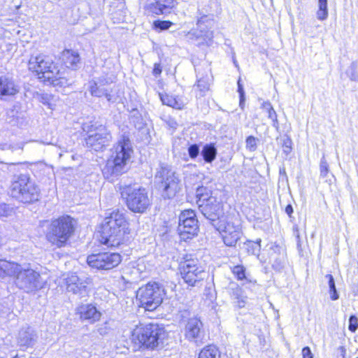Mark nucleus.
<instances>
[{
  "label": "nucleus",
  "mask_w": 358,
  "mask_h": 358,
  "mask_svg": "<svg viewBox=\"0 0 358 358\" xmlns=\"http://www.w3.org/2000/svg\"><path fill=\"white\" fill-rule=\"evenodd\" d=\"M261 239L257 241H252L247 240L243 243V248L246 250L248 255H259L261 250Z\"/></svg>",
  "instance_id": "34"
},
{
  "label": "nucleus",
  "mask_w": 358,
  "mask_h": 358,
  "mask_svg": "<svg viewBox=\"0 0 358 358\" xmlns=\"http://www.w3.org/2000/svg\"><path fill=\"white\" fill-rule=\"evenodd\" d=\"M159 97L164 105H166L176 109H181L182 107V103L172 95L159 93Z\"/></svg>",
  "instance_id": "32"
},
{
  "label": "nucleus",
  "mask_w": 358,
  "mask_h": 358,
  "mask_svg": "<svg viewBox=\"0 0 358 358\" xmlns=\"http://www.w3.org/2000/svg\"><path fill=\"white\" fill-rule=\"evenodd\" d=\"M155 178L163 189L162 196L164 199L173 198L181 189L182 184L178 174L167 164H159Z\"/></svg>",
  "instance_id": "7"
},
{
  "label": "nucleus",
  "mask_w": 358,
  "mask_h": 358,
  "mask_svg": "<svg viewBox=\"0 0 358 358\" xmlns=\"http://www.w3.org/2000/svg\"><path fill=\"white\" fill-rule=\"evenodd\" d=\"M320 169V176L322 178H326L329 173V165L325 159L324 156H323L321 159Z\"/></svg>",
  "instance_id": "43"
},
{
  "label": "nucleus",
  "mask_w": 358,
  "mask_h": 358,
  "mask_svg": "<svg viewBox=\"0 0 358 358\" xmlns=\"http://www.w3.org/2000/svg\"><path fill=\"white\" fill-rule=\"evenodd\" d=\"M168 124L170 127L173 128V129H176L177 123L174 120H171L169 121Z\"/></svg>",
  "instance_id": "56"
},
{
  "label": "nucleus",
  "mask_w": 358,
  "mask_h": 358,
  "mask_svg": "<svg viewBox=\"0 0 358 358\" xmlns=\"http://www.w3.org/2000/svg\"><path fill=\"white\" fill-rule=\"evenodd\" d=\"M328 0H317V19L320 21H324L328 18Z\"/></svg>",
  "instance_id": "33"
},
{
  "label": "nucleus",
  "mask_w": 358,
  "mask_h": 358,
  "mask_svg": "<svg viewBox=\"0 0 358 358\" xmlns=\"http://www.w3.org/2000/svg\"><path fill=\"white\" fill-rule=\"evenodd\" d=\"M90 91L92 96L96 97L105 96L108 101H111V94L103 86L99 85L96 82L90 83Z\"/></svg>",
  "instance_id": "30"
},
{
  "label": "nucleus",
  "mask_w": 358,
  "mask_h": 358,
  "mask_svg": "<svg viewBox=\"0 0 358 358\" xmlns=\"http://www.w3.org/2000/svg\"><path fill=\"white\" fill-rule=\"evenodd\" d=\"M279 173V181L287 182L288 177L285 167L280 168Z\"/></svg>",
  "instance_id": "50"
},
{
  "label": "nucleus",
  "mask_w": 358,
  "mask_h": 358,
  "mask_svg": "<svg viewBox=\"0 0 358 358\" xmlns=\"http://www.w3.org/2000/svg\"><path fill=\"white\" fill-rule=\"evenodd\" d=\"M178 231L183 240L190 239L197 235L199 224L194 210L187 209L180 213Z\"/></svg>",
  "instance_id": "14"
},
{
  "label": "nucleus",
  "mask_w": 358,
  "mask_h": 358,
  "mask_svg": "<svg viewBox=\"0 0 358 358\" xmlns=\"http://www.w3.org/2000/svg\"><path fill=\"white\" fill-rule=\"evenodd\" d=\"M233 274L236 277L238 280L245 279V268L243 265L234 266L231 268Z\"/></svg>",
  "instance_id": "38"
},
{
  "label": "nucleus",
  "mask_w": 358,
  "mask_h": 358,
  "mask_svg": "<svg viewBox=\"0 0 358 358\" xmlns=\"http://www.w3.org/2000/svg\"><path fill=\"white\" fill-rule=\"evenodd\" d=\"M258 139L253 136H249L247 137L245 143L246 148L250 152H254L257 150V141Z\"/></svg>",
  "instance_id": "40"
},
{
  "label": "nucleus",
  "mask_w": 358,
  "mask_h": 358,
  "mask_svg": "<svg viewBox=\"0 0 358 358\" xmlns=\"http://www.w3.org/2000/svg\"><path fill=\"white\" fill-rule=\"evenodd\" d=\"M179 271L184 282L189 286H196L203 279L204 271L196 258L186 255L180 262Z\"/></svg>",
  "instance_id": "10"
},
{
  "label": "nucleus",
  "mask_w": 358,
  "mask_h": 358,
  "mask_svg": "<svg viewBox=\"0 0 358 358\" xmlns=\"http://www.w3.org/2000/svg\"><path fill=\"white\" fill-rule=\"evenodd\" d=\"M172 24L173 23L169 20H156L153 23L155 29L160 31L169 29Z\"/></svg>",
  "instance_id": "39"
},
{
  "label": "nucleus",
  "mask_w": 358,
  "mask_h": 358,
  "mask_svg": "<svg viewBox=\"0 0 358 358\" xmlns=\"http://www.w3.org/2000/svg\"><path fill=\"white\" fill-rule=\"evenodd\" d=\"M199 209L202 215L210 222L215 227L220 223V217L222 215V206L214 196L201 198L197 200Z\"/></svg>",
  "instance_id": "13"
},
{
  "label": "nucleus",
  "mask_w": 358,
  "mask_h": 358,
  "mask_svg": "<svg viewBox=\"0 0 358 358\" xmlns=\"http://www.w3.org/2000/svg\"><path fill=\"white\" fill-rule=\"evenodd\" d=\"M210 83L211 78L208 74L200 77L197 76L196 84L194 85L196 97L201 98L206 96V92L210 90Z\"/></svg>",
  "instance_id": "26"
},
{
  "label": "nucleus",
  "mask_w": 358,
  "mask_h": 358,
  "mask_svg": "<svg viewBox=\"0 0 358 358\" xmlns=\"http://www.w3.org/2000/svg\"><path fill=\"white\" fill-rule=\"evenodd\" d=\"M90 278H80L76 273L69 274L65 278V286L66 291L77 295L80 299L87 296V285L90 284Z\"/></svg>",
  "instance_id": "17"
},
{
  "label": "nucleus",
  "mask_w": 358,
  "mask_h": 358,
  "mask_svg": "<svg viewBox=\"0 0 358 358\" xmlns=\"http://www.w3.org/2000/svg\"><path fill=\"white\" fill-rule=\"evenodd\" d=\"M133 336L146 348L155 350L164 346L168 333L163 325L149 323L134 329Z\"/></svg>",
  "instance_id": "5"
},
{
  "label": "nucleus",
  "mask_w": 358,
  "mask_h": 358,
  "mask_svg": "<svg viewBox=\"0 0 358 358\" xmlns=\"http://www.w3.org/2000/svg\"><path fill=\"white\" fill-rule=\"evenodd\" d=\"M10 113H9V114H8V122H10Z\"/></svg>",
  "instance_id": "58"
},
{
  "label": "nucleus",
  "mask_w": 358,
  "mask_h": 358,
  "mask_svg": "<svg viewBox=\"0 0 358 358\" xmlns=\"http://www.w3.org/2000/svg\"><path fill=\"white\" fill-rule=\"evenodd\" d=\"M187 151L191 159L196 158L199 153H201L199 145L196 143L190 145L188 147Z\"/></svg>",
  "instance_id": "41"
},
{
  "label": "nucleus",
  "mask_w": 358,
  "mask_h": 358,
  "mask_svg": "<svg viewBox=\"0 0 358 358\" xmlns=\"http://www.w3.org/2000/svg\"><path fill=\"white\" fill-rule=\"evenodd\" d=\"M128 208L135 213H143L151 205L148 192L144 187L124 185L120 187Z\"/></svg>",
  "instance_id": "6"
},
{
  "label": "nucleus",
  "mask_w": 358,
  "mask_h": 358,
  "mask_svg": "<svg viewBox=\"0 0 358 358\" xmlns=\"http://www.w3.org/2000/svg\"><path fill=\"white\" fill-rule=\"evenodd\" d=\"M10 192L12 197L24 203H34L40 197V189L27 173L13 176Z\"/></svg>",
  "instance_id": "4"
},
{
  "label": "nucleus",
  "mask_w": 358,
  "mask_h": 358,
  "mask_svg": "<svg viewBox=\"0 0 358 358\" xmlns=\"http://www.w3.org/2000/svg\"><path fill=\"white\" fill-rule=\"evenodd\" d=\"M18 92L17 86L8 75L0 76V96H13Z\"/></svg>",
  "instance_id": "25"
},
{
  "label": "nucleus",
  "mask_w": 358,
  "mask_h": 358,
  "mask_svg": "<svg viewBox=\"0 0 358 358\" xmlns=\"http://www.w3.org/2000/svg\"><path fill=\"white\" fill-rule=\"evenodd\" d=\"M228 293L237 307L239 308L245 307L247 297L244 295L242 288L237 283L231 282L229 284Z\"/></svg>",
  "instance_id": "24"
},
{
  "label": "nucleus",
  "mask_w": 358,
  "mask_h": 358,
  "mask_svg": "<svg viewBox=\"0 0 358 358\" xmlns=\"http://www.w3.org/2000/svg\"><path fill=\"white\" fill-rule=\"evenodd\" d=\"M292 140L288 137H285L283 139L282 143V150L283 152L286 154V155H289L292 151Z\"/></svg>",
  "instance_id": "45"
},
{
  "label": "nucleus",
  "mask_w": 358,
  "mask_h": 358,
  "mask_svg": "<svg viewBox=\"0 0 358 358\" xmlns=\"http://www.w3.org/2000/svg\"><path fill=\"white\" fill-rule=\"evenodd\" d=\"M13 208L6 203H0V217H8L13 213Z\"/></svg>",
  "instance_id": "42"
},
{
  "label": "nucleus",
  "mask_w": 358,
  "mask_h": 358,
  "mask_svg": "<svg viewBox=\"0 0 358 358\" xmlns=\"http://www.w3.org/2000/svg\"><path fill=\"white\" fill-rule=\"evenodd\" d=\"M165 294L163 285L150 282L138 289L136 298L139 301L140 306L148 311H153L161 305Z\"/></svg>",
  "instance_id": "8"
},
{
  "label": "nucleus",
  "mask_w": 358,
  "mask_h": 358,
  "mask_svg": "<svg viewBox=\"0 0 358 358\" xmlns=\"http://www.w3.org/2000/svg\"><path fill=\"white\" fill-rule=\"evenodd\" d=\"M358 329V318L352 315L349 318L348 329L352 332H355Z\"/></svg>",
  "instance_id": "44"
},
{
  "label": "nucleus",
  "mask_w": 358,
  "mask_h": 358,
  "mask_svg": "<svg viewBox=\"0 0 358 358\" xmlns=\"http://www.w3.org/2000/svg\"><path fill=\"white\" fill-rule=\"evenodd\" d=\"M217 155V150L214 143L205 144L201 150V155L206 163L211 164Z\"/></svg>",
  "instance_id": "29"
},
{
  "label": "nucleus",
  "mask_w": 358,
  "mask_h": 358,
  "mask_svg": "<svg viewBox=\"0 0 358 358\" xmlns=\"http://www.w3.org/2000/svg\"><path fill=\"white\" fill-rule=\"evenodd\" d=\"M83 130L89 134L85 138L87 147L96 152L108 146L112 141L111 134L106 127L97 122L85 124Z\"/></svg>",
  "instance_id": "9"
},
{
  "label": "nucleus",
  "mask_w": 358,
  "mask_h": 358,
  "mask_svg": "<svg viewBox=\"0 0 358 358\" xmlns=\"http://www.w3.org/2000/svg\"><path fill=\"white\" fill-rule=\"evenodd\" d=\"M175 6V0H155L146 6L145 10L148 14L167 15L171 13Z\"/></svg>",
  "instance_id": "21"
},
{
  "label": "nucleus",
  "mask_w": 358,
  "mask_h": 358,
  "mask_svg": "<svg viewBox=\"0 0 358 358\" xmlns=\"http://www.w3.org/2000/svg\"><path fill=\"white\" fill-rule=\"evenodd\" d=\"M347 74L351 80H358V74L356 71V65L354 63L351 64L349 69L347 71Z\"/></svg>",
  "instance_id": "46"
},
{
  "label": "nucleus",
  "mask_w": 358,
  "mask_h": 358,
  "mask_svg": "<svg viewBox=\"0 0 358 358\" xmlns=\"http://www.w3.org/2000/svg\"><path fill=\"white\" fill-rule=\"evenodd\" d=\"M132 153L133 149L129 137L123 136L114 145L110 157L102 169L103 177L113 181L125 173L127 170V164Z\"/></svg>",
  "instance_id": "1"
},
{
  "label": "nucleus",
  "mask_w": 358,
  "mask_h": 358,
  "mask_svg": "<svg viewBox=\"0 0 358 358\" xmlns=\"http://www.w3.org/2000/svg\"><path fill=\"white\" fill-rule=\"evenodd\" d=\"M325 278L328 280L331 299L333 301L338 299L339 294L336 290V284L333 275L331 274H327L325 275Z\"/></svg>",
  "instance_id": "36"
},
{
  "label": "nucleus",
  "mask_w": 358,
  "mask_h": 358,
  "mask_svg": "<svg viewBox=\"0 0 358 358\" xmlns=\"http://www.w3.org/2000/svg\"><path fill=\"white\" fill-rule=\"evenodd\" d=\"M129 122L138 130L143 128L145 123L141 114L138 109L134 108L131 110Z\"/></svg>",
  "instance_id": "35"
},
{
  "label": "nucleus",
  "mask_w": 358,
  "mask_h": 358,
  "mask_svg": "<svg viewBox=\"0 0 358 358\" xmlns=\"http://www.w3.org/2000/svg\"><path fill=\"white\" fill-rule=\"evenodd\" d=\"M162 72V67L161 66V64L160 63H155L154 68L152 70V74L155 77H158L159 76L161 75Z\"/></svg>",
  "instance_id": "51"
},
{
  "label": "nucleus",
  "mask_w": 358,
  "mask_h": 358,
  "mask_svg": "<svg viewBox=\"0 0 358 358\" xmlns=\"http://www.w3.org/2000/svg\"><path fill=\"white\" fill-rule=\"evenodd\" d=\"M222 232V239L224 244L229 247L236 246L241 239L243 232L239 224L228 220L224 224H219L215 227Z\"/></svg>",
  "instance_id": "16"
},
{
  "label": "nucleus",
  "mask_w": 358,
  "mask_h": 358,
  "mask_svg": "<svg viewBox=\"0 0 358 358\" xmlns=\"http://www.w3.org/2000/svg\"><path fill=\"white\" fill-rule=\"evenodd\" d=\"M189 34H191V35H194V34H195V33H194V32H189Z\"/></svg>",
  "instance_id": "60"
},
{
  "label": "nucleus",
  "mask_w": 358,
  "mask_h": 358,
  "mask_svg": "<svg viewBox=\"0 0 358 358\" xmlns=\"http://www.w3.org/2000/svg\"><path fill=\"white\" fill-rule=\"evenodd\" d=\"M37 339V334L34 329L30 327H23L19 331L17 343L21 348L34 346Z\"/></svg>",
  "instance_id": "23"
},
{
  "label": "nucleus",
  "mask_w": 358,
  "mask_h": 358,
  "mask_svg": "<svg viewBox=\"0 0 358 358\" xmlns=\"http://www.w3.org/2000/svg\"><path fill=\"white\" fill-rule=\"evenodd\" d=\"M198 358H220V352L215 345H208L201 350Z\"/></svg>",
  "instance_id": "31"
},
{
  "label": "nucleus",
  "mask_w": 358,
  "mask_h": 358,
  "mask_svg": "<svg viewBox=\"0 0 358 358\" xmlns=\"http://www.w3.org/2000/svg\"><path fill=\"white\" fill-rule=\"evenodd\" d=\"M48 95L46 94H42L40 95V101L44 104H46L48 103Z\"/></svg>",
  "instance_id": "54"
},
{
  "label": "nucleus",
  "mask_w": 358,
  "mask_h": 358,
  "mask_svg": "<svg viewBox=\"0 0 358 358\" xmlns=\"http://www.w3.org/2000/svg\"><path fill=\"white\" fill-rule=\"evenodd\" d=\"M356 358H358V357H356Z\"/></svg>",
  "instance_id": "63"
},
{
  "label": "nucleus",
  "mask_w": 358,
  "mask_h": 358,
  "mask_svg": "<svg viewBox=\"0 0 358 358\" xmlns=\"http://www.w3.org/2000/svg\"><path fill=\"white\" fill-rule=\"evenodd\" d=\"M77 221L70 215H63L51 221L45 237L49 243L57 248L66 245L74 234Z\"/></svg>",
  "instance_id": "3"
},
{
  "label": "nucleus",
  "mask_w": 358,
  "mask_h": 358,
  "mask_svg": "<svg viewBox=\"0 0 358 358\" xmlns=\"http://www.w3.org/2000/svg\"><path fill=\"white\" fill-rule=\"evenodd\" d=\"M204 191H206V188L203 187V186H199L196 188V197L198 198V199H199L201 198H208V197H209L208 196L207 193H204Z\"/></svg>",
  "instance_id": "49"
},
{
  "label": "nucleus",
  "mask_w": 358,
  "mask_h": 358,
  "mask_svg": "<svg viewBox=\"0 0 358 358\" xmlns=\"http://www.w3.org/2000/svg\"><path fill=\"white\" fill-rule=\"evenodd\" d=\"M264 108L268 111V117L273 122V127L278 129L279 122L277 118V114L270 103H264Z\"/></svg>",
  "instance_id": "37"
},
{
  "label": "nucleus",
  "mask_w": 358,
  "mask_h": 358,
  "mask_svg": "<svg viewBox=\"0 0 358 358\" xmlns=\"http://www.w3.org/2000/svg\"><path fill=\"white\" fill-rule=\"evenodd\" d=\"M13 358H17V355H16L15 357H14Z\"/></svg>",
  "instance_id": "62"
},
{
  "label": "nucleus",
  "mask_w": 358,
  "mask_h": 358,
  "mask_svg": "<svg viewBox=\"0 0 358 358\" xmlns=\"http://www.w3.org/2000/svg\"><path fill=\"white\" fill-rule=\"evenodd\" d=\"M303 358H313V355L311 352L310 348L308 346L304 347L302 349Z\"/></svg>",
  "instance_id": "52"
},
{
  "label": "nucleus",
  "mask_w": 358,
  "mask_h": 358,
  "mask_svg": "<svg viewBox=\"0 0 358 358\" xmlns=\"http://www.w3.org/2000/svg\"><path fill=\"white\" fill-rule=\"evenodd\" d=\"M76 315L81 321L92 324L100 320L101 313L92 303H82L76 308Z\"/></svg>",
  "instance_id": "19"
},
{
  "label": "nucleus",
  "mask_w": 358,
  "mask_h": 358,
  "mask_svg": "<svg viewBox=\"0 0 358 358\" xmlns=\"http://www.w3.org/2000/svg\"><path fill=\"white\" fill-rule=\"evenodd\" d=\"M122 261L121 255L117 252H101L87 257L88 265L97 270L108 271L117 266Z\"/></svg>",
  "instance_id": "12"
},
{
  "label": "nucleus",
  "mask_w": 358,
  "mask_h": 358,
  "mask_svg": "<svg viewBox=\"0 0 358 358\" xmlns=\"http://www.w3.org/2000/svg\"><path fill=\"white\" fill-rule=\"evenodd\" d=\"M203 35L201 34H199L196 36L197 38H199V37H201Z\"/></svg>",
  "instance_id": "59"
},
{
  "label": "nucleus",
  "mask_w": 358,
  "mask_h": 358,
  "mask_svg": "<svg viewBox=\"0 0 358 358\" xmlns=\"http://www.w3.org/2000/svg\"><path fill=\"white\" fill-rule=\"evenodd\" d=\"M285 211L289 218H293L292 214L294 213V209L291 204L287 205Z\"/></svg>",
  "instance_id": "53"
},
{
  "label": "nucleus",
  "mask_w": 358,
  "mask_h": 358,
  "mask_svg": "<svg viewBox=\"0 0 358 358\" xmlns=\"http://www.w3.org/2000/svg\"><path fill=\"white\" fill-rule=\"evenodd\" d=\"M185 338L189 342L200 345L204 343L205 331L202 322L197 317L188 319L185 327Z\"/></svg>",
  "instance_id": "15"
},
{
  "label": "nucleus",
  "mask_w": 358,
  "mask_h": 358,
  "mask_svg": "<svg viewBox=\"0 0 358 358\" xmlns=\"http://www.w3.org/2000/svg\"><path fill=\"white\" fill-rule=\"evenodd\" d=\"M62 60L68 69L76 70L80 64V55L77 52L65 50L62 55Z\"/></svg>",
  "instance_id": "27"
},
{
  "label": "nucleus",
  "mask_w": 358,
  "mask_h": 358,
  "mask_svg": "<svg viewBox=\"0 0 358 358\" xmlns=\"http://www.w3.org/2000/svg\"><path fill=\"white\" fill-rule=\"evenodd\" d=\"M101 243L108 247H117L126 241V231L102 224Z\"/></svg>",
  "instance_id": "18"
},
{
  "label": "nucleus",
  "mask_w": 358,
  "mask_h": 358,
  "mask_svg": "<svg viewBox=\"0 0 358 358\" xmlns=\"http://www.w3.org/2000/svg\"><path fill=\"white\" fill-rule=\"evenodd\" d=\"M16 275V285L26 292H29L41 289L44 282L40 274L33 269H18Z\"/></svg>",
  "instance_id": "11"
},
{
  "label": "nucleus",
  "mask_w": 358,
  "mask_h": 358,
  "mask_svg": "<svg viewBox=\"0 0 358 358\" xmlns=\"http://www.w3.org/2000/svg\"><path fill=\"white\" fill-rule=\"evenodd\" d=\"M203 17H201L200 18L199 20H198V22H197V26L200 28H201V25L203 24V23L204 22V20H203Z\"/></svg>",
  "instance_id": "57"
},
{
  "label": "nucleus",
  "mask_w": 358,
  "mask_h": 358,
  "mask_svg": "<svg viewBox=\"0 0 358 358\" xmlns=\"http://www.w3.org/2000/svg\"><path fill=\"white\" fill-rule=\"evenodd\" d=\"M20 265L14 262L0 260V278L15 275L18 271Z\"/></svg>",
  "instance_id": "28"
},
{
  "label": "nucleus",
  "mask_w": 358,
  "mask_h": 358,
  "mask_svg": "<svg viewBox=\"0 0 358 358\" xmlns=\"http://www.w3.org/2000/svg\"><path fill=\"white\" fill-rule=\"evenodd\" d=\"M59 157H61L62 156V154L59 153Z\"/></svg>",
  "instance_id": "61"
},
{
  "label": "nucleus",
  "mask_w": 358,
  "mask_h": 358,
  "mask_svg": "<svg viewBox=\"0 0 358 358\" xmlns=\"http://www.w3.org/2000/svg\"><path fill=\"white\" fill-rule=\"evenodd\" d=\"M28 67L30 71L36 73L39 79L48 81L54 86L66 87L72 83L66 78L65 71L59 69L52 59L48 55L31 57Z\"/></svg>",
  "instance_id": "2"
},
{
  "label": "nucleus",
  "mask_w": 358,
  "mask_h": 358,
  "mask_svg": "<svg viewBox=\"0 0 358 358\" xmlns=\"http://www.w3.org/2000/svg\"><path fill=\"white\" fill-rule=\"evenodd\" d=\"M103 224H108L113 228L126 231V234H129L128 222L124 215L119 210H114L110 213L109 216L105 217Z\"/></svg>",
  "instance_id": "22"
},
{
  "label": "nucleus",
  "mask_w": 358,
  "mask_h": 358,
  "mask_svg": "<svg viewBox=\"0 0 358 358\" xmlns=\"http://www.w3.org/2000/svg\"><path fill=\"white\" fill-rule=\"evenodd\" d=\"M110 331V327L108 325V322L100 324L97 328L98 333L103 336L107 335Z\"/></svg>",
  "instance_id": "47"
},
{
  "label": "nucleus",
  "mask_w": 358,
  "mask_h": 358,
  "mask_svg": "<svg viewBox=\"0 0 358 358\" xmlns=\"http://www.w3.org/2000/svg\"><path fill=\"white\" fill-rule=\"evenodd\" d=\"M238 92L240 98V106L243 108L245 101V92L243 85L241 84L240 80L238 81Z\"/></svg>",
  "instance_id": "48"
},
{
  "label": "nucleus",
  "mask_w": 358,
  "mask_h": 358,
  "mask_svg": "<svg viewBox=\"0 0 358 358\" xmlns=\"http://www.w3.org/2000/svg\"><path fill=\"white\" fill-rule=\"evenodd\" d=\"M269 262L272 268L280 272L285 267L286 256L284 250L276 243H271L268 249Z\"/></svg>",
  "instance_id": "20"
},
{
  "label": "nucleus",
  "mask_w": 358,
  "mask_h": 358,
  "mask_svg": "<svg viewBox=\"0 0 358 358\" xmlns=\"http://www.w3.org/2000/svg\"><path fill=\"white\" fill-rule=\"evenodd\" d=\"M338 351L341 352V355L343 358H345L346 349L344 346H340L338 348Z\"/></svg>",
  "instance_id": "55"
}]
</instances>
